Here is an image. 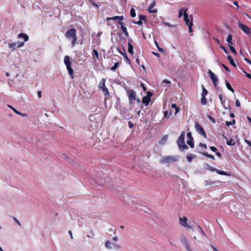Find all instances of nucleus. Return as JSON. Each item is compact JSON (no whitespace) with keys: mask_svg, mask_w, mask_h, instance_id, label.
<instances>
[{"mask_svg":"<svg viewBox=\"0 0 251 251\" xmlns=\"http://www.w3.org/2000/svg\"><path fill=\"white\" fill-rule=\"evenodd\" d=\"M133 23H134L135 24H137L138 25H141L143 24L142 21H141L140 20H139L137 22L133 21Z\"/></svg>","mask_w":251,"mask_h":251,"instance_id":"nucleus-48","label":"nucleus"},{"mask_svg":"<svg viewBox=\"0 0 251 251\" xmlns=\"http://www.w3.org/2000/svg\"><path fill=\"white\" fill-rule=\"evenodd\" d=\"M118 20L121 22V21L124 20V16H116L112 17H107L106 18V21L110 20Z\"/></svg>","mask_w":251,"mask_h":251,"instance_id":"nucleus-12","label":"nucleus"},{"mask_svg":"<svg viewBox=\"0 0 251 251\" xmlns=\"http://www.w3.org/2000/svg\"><path fill=\"white\" fill-rule=\"evenodd\" d=\"M207 117L213 123H216L215 119L211 116L208 115Z\"/></svg>","mask_w":251,"mask_h":251,"instance_id":"nucleus-43","label":"nucleus"},{"mask_svg":"<svg viewBox=\"0 0 251 251\" xmlns=\"http://www.w3.org/2000/svg\"><path fill=\"white\" fill-rule=\"evenodd\" d=\"M210 78H211V80H212L213 83H215V82H218V78H217L216 76L214 74H211V75L210 76Z\"/></svg>","mask_w":251,"mask_h":251,"instance_id":"nucleus-27","label":"nucleus"},{"mask_svg":"<svg viewBox=\"0 0 251 251\" xmlns=\"http://www.w3.org/2000/svg\"><path fill=\"white\" fill-rule=\"evenodd\" d=\"M244 74H245L246 76L249 78V79H251V75L250 74H249L247 73V72L243 71Z\"/></svg>","mask_w":251,"mask_h":251,"instance_id":"nucleus-46","label":"nucleus"},{"mask_svg":"<svg viewBox=\"0 0 251 251\" xmlns=\"http://www.w3.org/2000/svg\"><path fill=\"white\" fill-rule=\"evenodd\" d=\"M216 173L221 175H224V176H229L230 175V174H228V173H226L223 171L219 170L218 169L217 170Z\"/></svg>","mask_w":251,"mask_h":251,"instance_id":"nucleus-23","label":"nucleus"},{"mask_svg":"<svg viewBox=\"0 0 251 251\" xmlns=\"http://www.w3.org/2000/svg\"><path fill=\"white\" fill-rule=\"evenodd\" d=\"M213 84H214V86L215 88H216V89L217 90H219V87L217 85V82H215V83H213Z\"/></svg>","mask_w":251,"mask_h":251,"instance_id":"nucleus-59","label":"nucleus"},{"mask_svg":"<svg viewBox=\"0 0 251 251\" xmlns=\"http://www.w3.org/2000/svg\"><path fill=\"white\" fill-rule=\"evenodd\" d=\"M15 44H16L17 48L22 47L23 46H24V44H25L24 42H15Z\"/></svg>","mask_w":251,"mask_h":251,"instance_id":"nucleus-37","label":"nucleus"},{"mask_svg":"<svg viewBox=\"0 0 251 251\" xmlns=\"http://www.w3.org/2000/svg\"><path fill=\"white\" fill-rule=\"evenodd\" d=\"M232 36L231 34H228V35L227 36V38L226 39V41L227 42H230L232 41Z\"/></svg>","mask_w":251,"mask_h":251,"instance_id":"nucleus-41","label":"nucleus"},{"mask_svg":"<svg viewBox=\"0 0 251 251\" xmlns=\"http://www.w3.org/2000/svg\"><path fill=\"white\" fill-rule=\"evenodd\" d=\"M201 154L208 158H211L213 160L215 159V157L213 155L210 154L208 153L207 152H203L201 153Z\"/></svg>","mask_w":251,"mask_h":251,"instance_id":"nucleus-22","label":"nucleus"},{"mask_svg":"<svg viewBox=\"0 0 251 251\" xmlns=\"http://www.w3.org/2000/svg\"><path fill=\"white\" fill-rule=\"evenodd\" d=\"M226 144L229 146H234L235 145V142L233 141L232 139H230L229 140H227Z\"/></svg>","mask_w":251,"mask_h":251,"instance_id":"nucleus-30","label":"nucleus"},{"mask_svg":"<svg viewBox=\"0 0 251 251\" xmlns=\"http://www.w3.org/2000/svg\"><path fill=\"white\" fill-rule=\"evenodd\" d=\"M119 24L121 25V28L122 31L126 36H127L128 35V33L127 32L126 27L124 25V23L120 21L119 22Z\"/></svg>","mask_w":251,"mask_h":251,"instance_id":"nucleus-13","label":"nucleus"},{"mask_svg":"<svg viewBox=\"0 0 251 251\" xmlns=\"http://www.w3.org/2000/svg\"><path fill=\"white\" fill-rule=\"evenodd\" d=\"M226 85L227 88L229 91H230L232 93H234V89L232 88V87H231V85L230 84V83L229 82H226Z\"/></svg>","mask_w":251,"mask_h":251,"instance_id":"nucleus-29","label":"nucleus"},{"mask_svg":"<svg viewBox=\"0 0 251 251\" xmlns=\"http://www.w3.org/2000/svg\"><path fill=\"white\" fill-rule=\"evenodd\" d=\"M209 148H210V150L213 152H216V151L217 150V148L214 146H211Z\"/></svg>","mask_w":251,"mask_h":251,"instance_id":"nucleus-50","label":"nucleus"},{"mask_svg":"<svg viewBox=\"0 0 251 251\" xmlns=\"http://www.w3.org/2000/svg\"><path fill=\"white\" fill-rule=\"evenodd\" d=\"M130 14L131 17H134L136 16V12H135V10L133 8H131L130 9Z\"/></svg>","mask_w":251,"mask_h":251,"instance_id":"nucleus-38","label":"nucleus"},{"mask_svg":"<svg viewBox=\"0 0 251 251\" xmlns=\"http://www.w3.org/2000/svg\"><path fill=\"white\" fill-rule=\"evenodd\" d=\"M13 220L16 222V223L18 224L20 226H21V224L20 222V221L15 217L13 218Z\"/></svg>","mask_w":251,"mask_h":251,"instance_id":"nucleus-51","label":"nucleus"},{"mask_svg":"<svg viewBox=\"0 0 251 251\" xmlns=\"http://www.w3.org/2000/svg\"><path fill=\"white\" fill-rule=\"evenodd\" d=\"M182 242H183V244L185 246V248H186V249L187 250V251H189L190 250H191V248H190V245L189 244L187 240L186 239H184L182 241Z\"/></svg>","mask_w":251,"mask_h":251,"instance_id":"nucleus-16","label":"nucleus"},{"mask_svg":"<svg viewBox=\"0 0 251 251\" xmlns=\"http://www.w3.org/2000/svg\"><path fill=\"white\" fill-rule=\"evenodd\" d=\"M235 105L237 107H240L241 105H240V101H239L238 100H236V102H235Z\"/></svg>","mask_w":251,"mask_h":251,"instance_id":"nucleus-54","label":"nucleus"},{"mask_svg":"<svg viewBox=\"0 0 251 251\" xmlns=\"http://www.w3.org/2000/svg\"><path fill=\"white\" fill-rule=\"evenodd\" d=\"M105 81L106 79L105 78L101 79L99 83V87L100 89H101V90L103 92V95L105 96H107L109 95V92L108 88L105 86Z\"/></svg>","mask_w":251,"mask_h":251,"instance_id":"nucleus-4","label":"nucleus"},{"mask_svg":"<svg viewBox=\"0 0 251 251\" xmlns=\"http://www.w3.org/2000/svg\"><path fill=\"white\" fill-rule=\"evenodd\" d=\"M187 137L189 138V140H193V137L192 136V134L190 132H189L187 134Z\"/></svg>","mask_w":251,"mask_h":251,"instance_id":"nucleus-45","label":"nucleus"},{"mask_svg":"<svg viewBox=\"0 0 251 251\" xmlns=\"http://www.w3.org/2000/svg\"><path fill=\"white\" fill-rule=\"evenodd\" d=\"M183 20L186 24L189 27V32H192V26H193V22L192 21H190L188 18V15L187 13H185L184 14Z\"/></svg>","mask_w":251,"mask_h":251,"instance_id":"nucleus-8","label":"nucleus"},{"mask_svg":"<svg viewBox=\"0 0 251 251\" xmlns=\"http://www.w3.org/2000/svg\"><path fill=\"white\" fill-rule=\"evenodd\" d=\"M119 62H116L114 64V66L111 68L112 71H115L119 66Z\"/></svg>","mask_w":251,"mask_h":251,"instance_id":"nucleus-35","label":"nucleus"},{"mask_svg":"<svg viewBox=\"0 0 251 251\" xmlns=\"http://www.w3.org/2000/svg\"><path fill=\"white\" fill-rule=\"evenodd\" d=\"M185 136V133L184 131H182L180 136L178 137V139L177 141V144L178 147V149L180 151H183L184 150H187L188 149V146L185 143L184 138Z\"/></svg>","mask_w":251,"mask_h":251,"instance_id":"nucleus-2","label":"nucleus"},{"mask_svg":"<svg viewBox=\"0 0 251 251\" xmlns=\"http://www.w3.org/2000/svg\"><path fill=\"white\" fill-rule=\"evenodd\" d=\"M172 107L176 109V113L178 112L179 111V107H178L175 103H174L172 105Z\"/></svg>","mask_w":251,"mask_h":251,"instance_id":"nucleus-39","label":"nucleus"},{"mask_svg":"<svg viewBox=\"0 0 251 251\" xmlns=\"http://www.w3.org/2000/svg\"><path fill=\"white\" fill-rule=\"evenodd\" d=\"M176 159L175 157L171 156H165L161 160V163H167L176 161Z\"/></svg>","mask_w":251,"mask_h":251,"instance_id":"nucleus-10","label":"nucleus"},{"mask_svg":"<svg viewBox=\"0 0 251 251\" xmlns=\"http://www.w3.org/2000/svg\"><path fill=\"white\" fill-rule=\"evenodd\" d=\"M111 245V243L109 241H106V242L105 243V246L107 248L111 249L112 247Z\"/></svg>","mask_w":251,"mask_h":251,"instance_id":"nucleus-36","label":"nucleus"},{"mask_svg":"<svg viewBox=\"0 0 251 251\" xmlns=\"http://www.w3.org/2000/svg\"><path fill=\"white\" fill-rule=\"evenodd\" d=\"M168 139V135H164L162 138H161V139L159 141V143L160 144H164L167 140Z\"/></svg>","mask_w":251,"mask_h":251,"instance_id":"nucleus-21","label":"nucleus"},{"mask_svg":"<svg viewBox=\"0 0 251 251\" xmlns=\"http://www.w3.org/2000/svg\"><path fill=\"white\" fill-rule=\"evenodd\" d=\"M220 48L224 50V51L226 53H227L228 52V51L227 50L226 48L223 46H221Z\"/></svg>","mask_w":251,"mask_h":251,"instance_id":"nucleus-49","label":"nucleus"},{"mask_svg":"<svg viewBox=\"0 0 251 251\" xmlns=\"http://www.w3.org/2000/svg\"><path fill=\"white\" fill-rule=\"evenodd\" d=\"M95 235L94 233L93 232L92 230L91 231V234L90 235H88L87 236L89 238H93Z\"/></svg>","mask_w":251,"mask_h":251,"instance_id":"nucleus-58","label":"nucleus"},{"mask_svg":"<svg viewBox=\"0 0 251 251\" xmlns=\"http://www.w3.org/2000/svg\"><path fill=\"white\" fill-rule=\"evenodd\" d=\"M219 98L221 101V102L222 104V105H223L225 107V109H227V108L225 106V100H224L223 99V95L222 94H220L219 95Z\"/></svg>","mask_w":251,"mask_h":251,"instance_id":"nucleus-24","label":"nucleus"},{"mask_svg":"<svg viewBox=\"0 0 251 251\" xmlns=\"http://www.w3.org/2000/svg\"><path fill=\"white\" fill-rule=\"evenodd\" d=\"M201 102L202 105H206L207 104V100L205 96H201Z\"/></svg>","mask_w":251,"mask_h":251,"instance_id":"nucleus-26","label":"nucleus"},{"mask_svg":"<svg viewBox=\"0 0 251 251\" xmlns=\"http://www.w3.org/2000/svg\"><path fill=\"white\" fill-rule=\"evenodd\" d=\"M146 96L149 97L150 98H151V97L152 96V93L151 92L148 91L147 92V95Z\"/></svg>","mask_w":251,"mask_h":251,"instance_id":"nucleus-61","label":"nucleus"},{"mask_svg":"<svg viewBox=\"0 0 251 251\" xmlns=\"http://www.w3.org/2000/svg\"><path fill=\"white\" fill-rule=\"evenodd\" d=\"M141 85L142 87L143 88V90L144 91H146V88L145 86V85H144V84L143 83H141Z\"/></svg>","mask_w":251,"mask_h":251,"instance_id":"nucleus-63","label":"nucleus"},{"mask_svg":"<svg viewBox=\"0 0 251 251\" xmlns=\"http://www.w3.org/2000/svg\"><path fill=\"white\" fill-rule=\"evenodd\" d=\"M139 19L142 21V20L144 21H147L146 16L143 15H140L139 16Z\"/></svg>","mask_w":251,"mask_h":251,"instance_id":"nucleus-40","label":"nucleus"},{"mask_svg":"<svg viewBox=\"0 0 251 251\" xmlns=\"http://www.w3.org/2000/svg\"><path fill=\"white\" fill-rule=\"evenodd\" d=\"M195 128L200 135H201L204 138L206 137V134L205 133V132L204 131V129L201 127V126L199 123H196Z\"/></svg>","mask_w":251,"mask_h":251,"instance_id":"nucleus-9","label":"nucleus"},{"mask_svg":"<svg viewBox=\"0 0 251 251\" xmlns=\"http://www.w3.org/2000/svg\"><path fill=\"white\" fill-rule=\"evenodd\" d=\"M244 60L251 65V61L250 60H249L247 58H245Z\"/></svg>","mask_w":251,"mask_h":251,"instance_id":"nucleus-60","label":"nucleus"},{"mask_svg":"<svg viewBox=\"0 0 251 251\" xmlns=\"http://www.w3.org/2000/svg\"><path fill=\"white\" fill-rule=\"evenodd\" d=\"M128 52L131 55L134 53L133 47L130 42L128 43Z\"/></svg>","mask_w":251,"mask_h":251,"instance_id":"nucleus-17","label":"nucleus"},{"mask_svg":"<svg viewBox=\"0 0 251 251\" xmlns=\"http://www.w3.org/2000/svg\"><path fill=\"white\" fill-rule=\"evenodd\" d=\"M152 53V54L153 55H154L155 56H157L158 57H159L160 56V55H159V54L158 53H157V52H153V51Z\"/></svg>","mask_w":251,"mask_h":251,"instance_id":"nucleus-64","label":"nucleus"},{"mask_svg":"<svg viewBox=\"0 0 251 251\" xmlns=\"http://www.w3.org/2000/svg\"><path fill=\"white\" fill-rule=\"evenodd\" d=\"M64 62L67 67L69 74L71 75L72 76V77L73 78L74 70L71 67L72 63L70 61V56L68 55H66L64 58Z\"/></svg>","mask_w":251,"mask_h":251,"instance_id":"nucleus-3","label":"nucleus"},{"mask_svg":"<svg viewBox=\"0 0 251 251\" xmlns=\"http://www.w3.org/2000/svg\"><path fill=\"white\" fill-rule=\"evenodd\" d=\"M127 95L128 96L130 103H132V101L136 100V95L135 92L133 90H126Z\"/></svg>","mask_w":251,"mask_h":251,"instance_id":"nucleus-6","label":"nucleus"},{"mask_svg":"<svg viewBox=\"0 0 251 251\" xmlns=\"http://www.w3.org/2000/svg\"><path fill=\"white\" fill-rule=\"evenodd\" d=\"M233 4L237 6V8L238 9L239 8V5H238V2L237 1H234L233 2Z\"/></svg>","mask_w":251,"mask_h":251,"instance_id":"nucleus-62","label":"nucleus"},{"mask_svg":"<svg viewBox=\"0 0 251 251\" xmlns=\"http://www.w3.org/2000/svg\"><path fill=\"white\" fill-rule=\"evenodd\" d=\"M18 37L19 38H23L25 42L28 41V36L25 33H20L18 34Z\"/></svg>","mask_w":251,"mask_h":251,"instance_id":"nucleus-15","label":"nucleus"},{"mask_svg":"<svg viewBox=\"0 0 251 251\" xmlns=\"http://www.w3.org/2000/svg\"><path fill=\"white\" fill-rule=\"evenodd\" d=\"M238 26L246 34L250 35L251 34V29L248 26L239 22Z\"/></svg>","mask_w":251,"mask_h":251,"instance_id":"nucleus-5","label":"nucleus"},{"mask_svg":"<svg viewBox=\"0 0 251 251\" xmlns=\"http://www.w3.org/2000/svg\"><path fill=\"white\" fill-rule=\"evenodd\" d=\"M92 55L93 57H96L97 59H99V52L96 50H93L92 52Z\"/></svg>","mask_w":251,"mask_h":251,"instance_id":"nucleus-28","label":"nucleus"},{"mask_svg":"<svg viewBox=\"0 0 251 251\" xmlns=\"http://www.w3.org/2000/svg\"><path fill=\"white\" fill-rule=\"evenodd\" d=\"M124 58L125 59H126V62L129 64H131V62H130V60L129 59V58L127 57V55L126 54H125V56H124Z\"/></svg>","mask_w":251,"mask_h":251,"instance_id":"nucleus-44","label":"nucleus"},{"mask_svg":"<svg viewBox=\"0 0 251 251\" xmlns=\"http://www.w3.org/2000/svg\"><path fill=\"white\" fill-rule=\"evenodd\" d=\"M229 49L230 50L234 53L236 54V51L234 48L232 46H229Z\"/></svg>","mask_w":251,"mask_h":251,"instance_id":"nucleus-42","label":"nucleus"},{"mask_svg":"<svg viewBox=\"0 0 251 251\" xmlns=\"http://www.w3.org/2000/svg\"><path fill=\"white\" fill-rule=\"evenodd\" d=\"M179 224L181 226L187 229H192V227L187 223V218L186 217H179Z\"/></svg>","mask_w":251,"mask_h":251,"instance_id":"nucleus-7","label":"nucleus"},{"mask_svg":"<svg viewBox=\"0 0 251 251\" xmlns=\"http://www.w3.org/2000/svg\"><path fill=\"white\" fill-rule=\"evenodd\" d=\"M209 170L210 171H211L216 172V171H217V169L213 168V167H209Z\"/></svg>","mask_w":251,"mask_h":251,"instance_id":"nucleus-56","label":"nucleus"},{"mask_svg":"<svg viewBox=\"0 0 251 251\" xmlns=\"http://www.w3.org/2000/svg\"><path fill=\"white\" fill-rule=\"evenodd\" d=\"M223 67L227 72H230L229 68L225 64H222Z\"/></svg>","mask_w":251,"mask_h":251,"instance_id":"nucleus-53","label":"nucleus"},{"mask_svg":"<svg viewBox=\"0 0 251 251\" xmlns=\"http://www.w3.org/2000/svg\"><path fill=\"white\" fill-rule=\"evenodd\" d=\"M8 46L13 50H16L17 48L16 44H15V42H13V43H9L8 44Z\"/></svg>","mask_w":251,"mask_h":251,"instance_id":"nucleus-25","label":"nucleus"},{"mask_svg":"<svg viewBox=\"0 0 251 251\" xmlns=\"http://www.w3.org/2000/svg\"><path fill=\"white\" fill-rule=\"evenodd\" d=\"M187 143L188 145L190 146V147L191 148H194V144L193 143V140H188L187 142Z\"/></svg>","mask_w":251,"mask_h":251,"instance_id":"nucleus-32","label":"nucleus"},{"mask_svg":"<svg viewBox=\"0 0 251 251\" xmlns=\"http://www.w3.org/2000/svg\"><path fill=\"white\" fill-rule=\"evenodd\" d=\"M202 92L201 93V96H206V95L208 94V91L204 87L203 85H202Z\"/></svg>","mask_w":251,"mask_h":251,"instance_id":"nucleus-34","label":"nucleus"},{"mask_svg":"<svg viewBox=\"0 0 251 251\" xmlns=\"http://www.w3.org/2000/svg\"><path fill=\"white\" fill-rule=\"evenodd\" d=\"M235 124V120H233L231 121H226V125L227 126H232V125H234Z\"/></svg>","mask_w":251,"mask_h":251,"instance_id":"nucleus-33","label":"nucleus"},{"mask_svg":"<svg viewBox=\"0 0 251 251\" xmlns=\"http://www.w3.org/2000/svg\"><path fill=\"white\" fill-rule=\"evenodd\" d=\"M187 9L181 8L179 10L178 12V18H181L183 14H185V13H187Z\"/></svg>","mask_w":251,"mask_h":251,"instance_id":"nucleus-18","label":"nucleus"},{"mask_svg":"<svg viewBox=\"0 0 251 251\" xmlns=\"http://www.w3.org/2000/svg\"><path fill=\"white\" fill-rule=\"evenodd\" d=\"M200 147H203L204 149H207V146L206 144H203V143H201L200 144Z\"/></svg>","mask_w":251,"mask_h":251,"instance_id":"nucleus-55","label":"nucleus"},{"mask_svg":"<svg viewBox=\"0 0 251 251\" xmlns=\"http://www.w3.org/2000/svg\"><path fill=\"white\" fill-rule=\"evenodd\" d=\"M227 58L228 59V60H229V62L230 63V64L232 66H233L234 67H236V64L235 63L234 61V60L232 58V57H231V56L230 55H228L227 56Z\"/></svg>","mask_w":251,"mask_h":251,"instance_id":"nucleus-20","label":"nucleus"},{"mask_svg":"<svg viewBox=\"0 0 251 251\" xmlns=\"http://www.w3.org/2000/svg\"><path fill=\"white\" fill-rule=\"evenodd\" d=\"M150 101L151 98H150L149 97L144 96L142 99V102L145 104L146 106H147Z\"/></svg>","mask_w":251,"mask_h":251,"instance_id":"nucleus-14","label":"nucleus"},{"mask_svg":"<svg viewBox=\"0 0 251 251\" xmlns=\"http://www.w3.org/2000/svg\"><path fill=\"white\" fill-rule=\"evenodd\" d=\"M65 35L66 38L71 41L72 47H74L77 41L76 30L75 28L70 29Z\"/></svg>","mask_w":251,"mask_h":251,"instance_id":"nucleus-1","label":"nucleus"},{"mask_svg":"<svg viewBox=\"0 0 251 251\" xmlns=\"http://www.w3.org/2000/svg\"><path fill=\"white\" fill-rule=\"evenodd\" d=\"M245 141L248 145V146L251 148V142L246 139L245 140Z\"/></svg>","mask_w":251,"mask_h":251,"instance_id":"nucleus-57","label":"nucleus"},{"mask_svg":"<svg viewBox=\"0 0 251 251\" xmlns=\"http://www.w3.org/2000/svg\"><path fill=\"white\" fill-rule=\"evenodd\" d=\"M196 157V155L191 154H188L186 156L187 160L189 162H191L192 161V159Z\"/></svg>","mask_w":251,"mask_h":251,"instance_id":"nucleus-19","label":"nucleus"},{"mask_svg":"<svg viewBox=\"0 0 251 251\" xmlns=\"http://www.w3.org/2000/svg\"><path fill=\"white\" fill-rule=\"evenodd\" d=\"M113 248L116 249H119L121 248V246L119 245H117L116 244H113L112 245Z\"/></svg>","mask_w":251,"mask_h":251,"instance_id":"nucleus-47","label":"nucleus"},{"mask_svg":"<svg viewBox=\"0 0 251 251\" xmlns=\"http://www.w3.org/2000/svg\"><path fill=\"white\" fill-rule=\"evenodd\" d=\"M128 125L130 128H131L133 127V124L131 121H129L128 122Z\"/></svg>","mask_w":251,"mask_h":251,"instance_id":"nucleus-52","label":"nucleus"},{"mask_svg":"<svg viewBox=\"0 0 251 251\" xmlns=\"http://www.w3.org/2000/svg\"><path fill=\"white\" fill-rule=\"evenodd\" d=\"M156 5V2L154 0H153V2L151 3V5L149 6L148 8V11L150 13H156L157 10V9L151 10Z\"/></svg>","mask_w":251,"mask_h":251,"instance_id":"nucleus-11","label":"nucleus"},{"mask_svg":"<svg viewBox=\"0 0 251 251\" xmlns=\"http://www.w3.org/2000/svg\"><path fill=\"white\" fill-rule=\"evenodd\" d=\"M154 43L159 51L161 52H164L165 51V50L163 48L159 47L158 43L156 41H154Z\"/></svg>","mask_w":251,"mask_h":251,"instance_id":"nucleus-31","label":"nucleus"}]
</instances>
